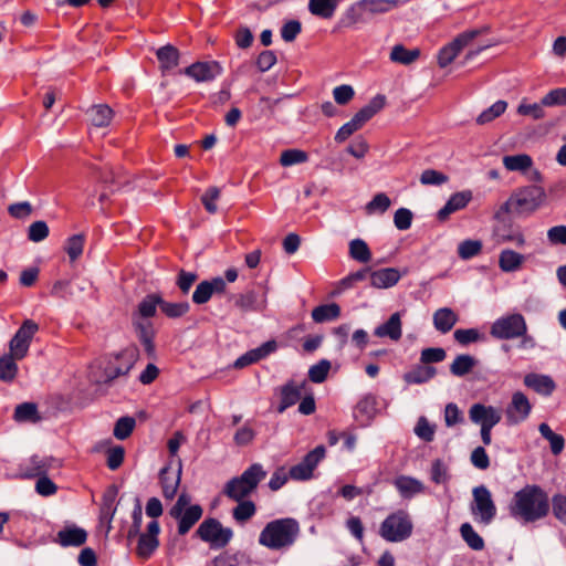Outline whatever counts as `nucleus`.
I'll list each match as a JSON object with an SVG mask.
<instances>
[{"label":"nucleus","instance_id":"obj_1","mask_svg":"<svg viewBox=\"0 0 566 566\" xmlns=\"http://www.w3.org/2000/svg\"><path fill=\"white\" fill-rule=\"evenodd\" d=\"M509 511L512 517L523 523H534L549 513L548 494L537 484H526L514 493Z\"/></svg>","mask_w":566,"mask_h":566},{"label":"nucleus","instance_id":"obj_2","mask_svg":"<svg viewBox=\"0 0 566 566\" xmlns=\"http://www.w3.org/2000/svg\"><path fill=\"white\" fill-rule=\"evenodd\" d=\"M546 200V192L537 185L516 189L495 211L494 218L502 220L505 214L530 216L539 209Z\"/></svg>","mask_w":566,"mask_h":566},{"label":"nucleus","instance_id":"obj_3","mask_svg":"<svg viewBox=\"0 0 566 566\" xmlns=\"http://www.w3.org/2000/svg\"><path fill=\"white\" fill-rule=\"evenodd\" d=\"M136 360V349L126 348L114 356L96 360L91 367V377L96 384H109L117 377L126 376Z\"/></svg>","mask_w":566,"mask_h":566},{"label":"nucleus","instance_id":"obj_4","mask_svg":"<svg viewBox=\"0 0 566 566\" xmlns=\"http://www.w3.org/2000/svg\"><path fill=\"white\" fill-rule=\"evenodd\" d=\"M300 535V524L292 517L269 522L259 535V544L273 551L291 547Z\"/></svg>","mask_w":566,"mask_h":566},{"label":"nucleus","instance_id":"obj_5","mask_svg":"<svg viewBox=\"0 0 566 566\" xmlns=\"http://www.w3.org/2000/svg\"><path fill=\"white\" fill-rule=\"evenodd\" d=\"M163 298L158 294H148L137 306V311L133 314V325L137 331L138 338L145 350L151 355L155 350L154 346V327L148 318L156 314L157 306L160 307Z\"/></svg>","mask_w":566,"mask_h":566},{"label":"nucleus","instance_id":"obj_6","mask_svg":"<svg viewBox=\"0 0 566 566\" xmlns=\"http://www.w3.org/2000/svg\"><path fill=\"white\" fill-rule=\"evenodd\" d=\"M266 471L260 463L250 465L241 475L229 480L223 494L233 501H241L251 495L259 483L266 478Z\"/></svg>","mask_w":566,"mask_h":566},{"label":"nucleus","instance_id":"obj_7","mask_svg":"<svg viewBox=\"0 0 566 566\" xmlns=\"http://www.w3.org/2000/svg\"><path fill=\"white\" fill-rule=\"evenodd\" d=\"M386 97L381 94L373 97L369 103L359 109L353 118L345 123L336 133L335 140L343 143L355 132L359 130L371 117L385 107Z\"/></svg>","mask_w":566,"mask_h":566},{"label":"nucleus","instance_id":"obj_8","mask_svg":"<svg viewBox=\"0 0 566 566\" xmlns=\"http://www.w3.org/2000/svg\"><path fill=\"white\" fill-rule=\"evenodd\" d=\"M413 524L402 510L389 514L380 524L379 535L387 542L399 543L410 537Z\"/></svg>","mask_w":566,"mask_h":566},{"label":"nucleus","instance_id":"obj_9","mask_svg":"<svg viewBox=\"0 0 566 566\" xmlns=\"http://www.w3.org/2000/svg\"><path fill=\"white\" fill-rule=\"evenodd\" d=\"M472 497L470 511L474 521L482 525H490L497 512L490 490L485 485L475 486L472 490Z\"/></svg>","mask_w":566,"mask_h":566},{"label":"nucleus","instance_id":"obj_10","mask_svg":"<svg viewBox=\"0 0 566 566\" xmlns=\"http://www.w3.org/2000/svg\"><path fill=\"white\" fill-rule=\"evenodd\" d=\"M527 332V324L520 313L506 314L493 322L490 328L492 337L501 340L516 339Z\"/></svg>","mask_w":566,"mask_h":566},{"label":"nucleus","instance_id":"obj_11","mask_svg":"<svg viewBox=\"0 0 566 566\" xmlns=\"http://www.w3.org/2000/svg\"><path fill=\"white\" fill-rule=\"evenodd\" d=\"M196 533L201 541L209 543L211 548H223L233 537L232 530L224 527L216 518L205 520Z\"/></svg>","mask_w":566,"mask_h":566},{"label":"nucleus","instance_id":"obj_12","mask_svg":"<svg viewBox=\"0 0 566 566\" xmlns=\"http://www.w3.org/2000/svg\"><path fill=\"white\" fill-rule=\"evenodd\" d=\"M39 331V325L32 319H25L19 327L9 343L10 353L17 359L27 356L34 334Z\"/></svg>","mask_w":566,"mask_h":566},{"label":"nucleus","instance_id":"obj_13","mask_svg":"<svg viewBox=\"0 0 566 566\" xmlns=\"http://www.w3.org/2000/svg\"><path fill=\"white\" fill-rule=\"evenodd\" d=\"M532 411V405L522 391H515L512 395L511 402L505 409L506 423L515 426L525 421Z\"/></svg>","mask_w":566,"mask_h":566},{"label":"nucleus","instance_id":"obj_14","mask_svg":"<svg viewBox=\"0 0 566 566\" xmlns=\"http://www.w3.org/2000/svg\"><path fill=\"white\" fill-rule=\"evenodd\" d=\"M480 32L478 30L465 31L459 34L452 42L443 46L438 54V64L446 67L451 64L459 53L465 48Z\"/></svg>","mask_w":566,"mask_h":566},{"label":"nucleus","instance_id":"obj_15","mask_svg":"<svg viewBox=\"0 0 566 566\" xmlns=\"http://www.w3.org/2000/svg\"><path fill=\"white\" fill-rule=\"evenodd\" d=\"M174 460L171 459L168 465L163 468L159 472V480L163 489V495L167 500L175 497L181 480L182 464L181 460L177 459L176 470H172Z\"/></svg>","mask_w":566,"mask_h":566},{"label":"nucleus","instance_id":"obj_16","mask_svg":"<svg viewBox=\"0 0 566 566\" xmlns=\"http://www.w3.org/2000/svg\"><path fill=\"white\" fill-rule=\"evenodd\" d=\"M159 532V523L154 520L148 523L146 533L139 535L136 553L140 558H149L157 549Z\"/></svg>","mask_w":566,"mask_h":566},{"label":"nucleus","instance_id":"obj_17","mask_svg":"<svg viewBox=\"0 0 566 566\" xmlns=\"http://www.w3.org/2000/svg\"><path fill=\"white\" fill-rule=\"evenodd\" d=\"M469 416L472 422L481 427H494L501 419V411L493 406H485L482 403H474L469 410Z\"/></svg>","mask_w":566,"mask_h":566},{"label":"nucleus","instance_id":"obj_18","mask_svg":"<svg viewBox=\"0 0 566 566\" xmlns=\"http://www.w3.org/2000/svg\"><path fill=\"white\" fill-rule=\"evenodd\" d=\"M185 74L197 82L212 81L222 73V67L217 61L196 62L185 69Z\"/></svg>","mask_w":566,"mask_h":566},{"label":"nucleus","instance_id":"obj_19","mask_svg":"<svg viewBox=\"0 0 566 566\" xmlns=\"http://www.w3.org/2000/svg\"><path fill=\"white\" fill-rule=\"evenodd\" d=\"M369 20L363 0L349 6L339 18L336 29H353L357 24L367 23Z\"/></svg>","mask_w":566,"mask_h":566},{"label":"nucleus","instance_id":"obj_20","mask_svg":"<svg viewBox=\"0 0 566 566\" xmlns=\"http://www.w3.org/2000/svg\"><path fill=\"white\" fill-rule=\"evenodd\" d=\"M226 286V281L220 276L210 281H202L197 285L192 294V301L199 305L205 304L211 298L212 294L223 293Z\"/></svg>","mask_w":566,"mask_h":566},{"label":"nucleus","instance_id":"obj_21","mask_svg":"<svg viewBox=\"0 0 566 566\" xmlns=\"http://www.w3.org/2000/svg\"><path fill=\"white\" fill-rule=\"evenodd\" d=\"M86 539L87 532L84 528L72 524L60 530L56 533L54 542L60 544L62 547H78L85 544Z\"/></svg>","mask_w":566,"mask_h":566},{"label":"nucleus","instance_id":"obj_22","mask_svg":"<svg viewBox=\"0 0 566 566\" xmlns=\"http://www.w3.org/2000/svg\"><path fill=\"white\" fill-rule=\"evenodd\" d=\"M60 467L59 460L52 457L33 455L24 464V474L29 478L46 475L51 469Z\"/></svg>","mask_w":566,"mask_h":566},{"label":"nucleus","instance_id":"obj_23","mask_svg":"<svg viewBox=\"0 0 566 566\" xmlns=\"http://www.w3.org/2000/svg\"><path fill=\"white\" fill-rule=\"evenodd\" d=\"M472 199L470 190L459 191L449 198L447 203L438 211L437 218L440 221H446L450 214L464 209Z\"/></svg>","mask_w":566,"mask_h":566},{"label":"nucleus","instance_id":"obj_24","mask_svg":"<svg viewBox=\"0 0 566 566\" xmlns=\"http://www.w3.org/2000/svg\"><path fill=\"white\" fill-rule=\"evenodd\" d=\"M306 382L289 381L281 388V401L277 406V412L282 413L287 408L294 406L302 397Z\"/></svg>","mask_w":566,"mask_h":566},{"label":"nucleus","instance_id":"obj_25","mask_svg":"<svg viewBox=\"0 0 566 566\" xmlns=\"http://www.w3.org/2000/svg\"><path fill=\"white\" fill-rule=\"evenodd\" d=\"M374 335L380 338L388 337L394 342H398L402 335L401 313L396 312L374 331Z\"/></svg>","mask_w":566,"mask_h":566},{"label":"nucleus","instance_id":"obj_26","mask_svg":"<svg viewBox=\"0 0 566 566\" xmlns=\"http://www.w3.org/2000/svg\"><path fill=\"white\" fill-rule=\"evenodd\" d=\"M524 385L542 396H551L556 389V384L551 376L535 373L525 375Z\"/></svg>","mask_w":566,"mask_h":566},{"label":"nucleus","instance_id":"obj_27","mask_svg":"<svg viewBox=\"0 0 566 566\" xmlns=\"http://www.w3.org/2000/svg\"><path fill=\"white\" fill-rule=\"evenodd\" d=\"M370 285L376 289H389L398 283L401 277L399 270L395 268L380 269L369 273Z\"/></svg>","mask_w":566,"mask_h":566},{"label":"nucleus","instance_id":"obj_28","mask_svg":"<svg viewBox=\"0 0 566 566\" xmlns=\"http://www.w3.org/2000/svg\"><path fill=\"white\" fill-rule=\"evenodd\" d=\"M434 328L442 333H449L459 321L458 314L450 307L438 308L432 316Z\"/></svg>","mask_w":566,"mask_h":566},{"label":"nucleus","instance_id":"obj_29","mask_svg":"<svg viewBox=\"0 0 566 566\" xmlns=\"http://www.w3.org/2000/svg\"><path fill=\"white\" fill-rule=\"evenodd\" d=\"M394 485L403 499H411L417 494L423 493L426 490L421 481L407 475L396 478Z\"/></svg>","mask_w":566,"mask_h":566},{"label":"nucleus","instance_id":"obj_30","mask_svg":"<svg viewBox=\"0 0 566 566\" xmlns=\"http://www.w3.org/2000/svg\"><path fill=\"white\" fill-rule=\"evenodd\" d=\"M202 513V507L198 504L190 505L185 511H181L178 517H174L178 521V533L180 535L187 534L201 518Z\"/></svg>","mask_w":566,"mask_h":566},{"label":"nucleus","instance_id":"obj_31","mask_svg":"<svg viewBox=\"0 0 566 566\" xmlns=\"http://www.w3.org/2000/svg\"><path fill=\"white\" fill-rule=\"evenodd\" d=\"M156 55L163 72H168L178 65L179 51L174 45L167 44L159 48Z\"/></svg>","mask_w":566,"mask_h":566},{"label":"nucleus","instance_id":"obj_32","mask_svg":"<svg viewBox=\"0 0 566 566\" xmlns=\"http://www.w3.org/2000/svg\"><path fill=\"white\" fill-rule=\"evenodd\" d=\"M340 0H310L308 10L313 15L322 19H331L334 17Z\"/></svg>","mask_w":566,"mask_h":566},{"label":"nucleus","instance_id":"obj_33","mask_svg":"<svg viewBox=\"0 0 566 566\" xmlns=\"http://www.w3.org/2000/svg\"><path fill=\"white\" fill-rule=\"evenodd\" d=\"M113 114V109L106 104L93 105L87 109L88 118L95 127H105L109 125Z\"/></svg>","mask_w":566,"mask_h":566},{"label":"nucleus","instance_id":"obj_34","mask_svg":"<svg viewBox=\"0 0 566 566\" xmlns=\"http://www.w3.org/2000/svg\"><path fill=\"white\" fill-rule=\"evenodd\" d=\"M311 315L312 319L318 324L332 322L340 316V306L337 303L323 304L313 308Z\"/></svg>","mask_w":566,"mask_h":566},{"label":"nucleus","instance_id":"obj_35","mask_svg":"<svg viewBox=\"0 0 566 566\" xmlns=\"http://www.w3.org/2000/svg\"><path fill=\"white\" fill-rule=\"evenodd\" d=\"M524 260L523 254L505 249L500 253L499 266L503 272H514L522 266Z\"/></svg>","mask_w":566,"mask_h":566},{"label":"nucleus","instance_id":"obj_36","mask_svg":"<svg viewBox=\"0 0 566 566\" xmlns=\"http://www.w3.org/2000/svg\"><path fill=\"white\" fill-rule=\"evenodd\" d=\"M235 305L242 311H262L265 307V298L259 297L254 291H248L239 295Z\"/></svg>","mask_w":566,"mask_h":566},{"label":"nucleus","instance_id":"obj_37","mask_svg":"<svg viewBox=\"0 0 566 566\" xmlns=\"http://www.w3.org/2000/svg\"><path fill=\"white\" fill-rule=\"evenodd\" d=\"M420 56L419 49L408 50L402 44H396L390 52V60L402 65H410Z\"/></svg>","mask_w":566,"mask_h":566},{"label":"nucleus","instance_id":"obj_38","mask_svg":"<svg viewBox=\"0 0 566 566\" xmlns=\"http://www.w3.org/2000/svg\"><path fill=\"white\" fill-rule=\"evenodd\" d=\"M503 165L509 171L528 170L533 165V159L527 154L507 155L503 157Z\"/></svg>","mask_w":566,"mask_h":566},{"label":"nucleus","instance_id":"obj_39","mask_svg":"<svg viewBox=\"0 0 566 566\" xmlns=\"http://www.w3.org/2000/svg\"><path fill=\"white\" fill-rule=\"evenodd\" d=\"M437 370L432 366L420 365L403 375L407 384H423L434 377Z\"/></svg>","mask_w":566,"mask_h":566},{"label":"nucleus","instance_id":"obj_40","mask_svg":"<svg viewBox=\"0 0 566 566\" xmlns=\"http://www.w3.org/2000/svg\"><path fill=\"white\" fill-rule=\"evenodd\" d=\"M476 365L474 357L468 354L458 355L450 365V373L457 377L468 375Z\"/></svg>","mask_w":566,"mask_h":566},{"label":"nucleus","instance_id":"obj_41","mask_svg":"<svg viewBox=\"0 0 566 566\" xmlns=\"http://www.w3.org/2000/svg\"><path fill=\"white\" fill-rule=\"evenodd\" d=\"M538 431L542 437L549 442L551 451L553 454L557 455L562 453L565 448V439L563 436L555 433L545 422L538 426Z\"/></svg>","mask_w":566,"mask_h":566},{"label":"nucleus","instance_id":"obj_42","mask_svg":"<svg viewBox=\"0 0 566 566\" xmlns=\"http://www.w3.org/2000/svg\"><path fill=\"white\" fill-rule=\"evenodd\" d=\"M368 18L386 13L401 4V0H363Z\"/></svg>","mask_w":566,"mask_h":566},{"label":"nucleus","instance_id":"obj_43","mask_svg":"<svg viewBox=\"0 0 566 566\" xmlns=\"http://www.w3.org/2000/svg\"><path fill=\"white\" fill-rule=\"evenodd\" d=\"M377 411V398L373 394L365 395L356 405V417L370 420Z\"/></svg>","mask_w":566,"mask_h":566},{"label":"nucleus","instance_id":"obj_44","mask_svg":"<svg viewBox=\"0 0 566 566\" xmlns=\"http://www.w3.org/2000/svg\"><path fill=\"white\" fill-rule=\"evenodd\" d=\"M13 418L18 422H38L40 417L38 415L36 405L33 402H23L15 407Z\"/></svg>","mask_w":566,"mask_h":566},{"label":"nucleus","instance_id":"obj_45","mask_svg":"<svg viewBox=\"0 0 566 566\" xmlns=\"http://www.w3.org/2000/svg\"><path fill=\"white\" fill-rule=\"evenodd\" d=\"M460 534L471 549L482 551L484 548V539L474 531L470 523H463L460 526Z\"/></svg>","mask_w":566,"mask_h":566},{"label":"nucleus","instance_id":"obj_46","mask_svg":"<svg viewBox=\"0 0 566 566\" xmlns=\"http://www.w3.org/2000/svg\"><path fill=\"white\" fill-rule=\"evenodd\" d=\"M15 357L10 353L0 357V380L4 382H11L14 380L18 374V365Z\"/></svg>","mask_w":566,"mask_h":566},{"label":"nucleus","instance_id":"obj_47","mask_svg":"<svg viewBox=\"0 0 566 566\" xmlns=\"http://www.w3.org/2000/svg\"><path fill=\"white\" fill-rule=\"evenodd\" d=\"M349 255L361 263H367L371 260L370 249L361 239H354L349 242Z\"/></svg>","mask_w":566,"mask_h":566},{"label":"nucleus","instance_id":"obj_48","mask_svg":"<svg viewBox=\"0 0 566 566\" xmlns=\"http://www.w3.org/2000/svg\"><path fill=\"white\" fill-rule=\"evenodd\" d=\"M237 502L238 505L232 510V516L238 523L244 524L254 516L256 506L252 501L241 500Z\"/></svg>","mask_w":566,"mask_h":566},{"label":"nucleus","instance_id":"obj_49","mask_svg":"<svg viewBox=\"0 0 566 566\" xmlns=\"http://www.w3.org/2000/svg\"><path fill=\"white\" fill-rule=\"evenodd\" d=\"M84 243V234H73L66 240L64 250L67 253L71 262L76 261L82 255Z\"/></svg>","mask_w":566,"mask_h":566},{"label":"nucleus","instance_id":"obj_50","mask_svg":"<svg viewBox=\"0 0 566 566\" xmlns=\"http://www.w3.org/2000/svg\"><path fill=\"white\" fill-rule=\"evenodd\" d=\"M507 103L505 101H496L493 105H491L489 108L483 111L478 117L476 123L479 125H484L488 123H491L495 118L500 117L506 109Z\"/></svg>","mask_w":566,"mask_h":566},{"label":"nucleus","instance_id":"obj_51","mask_svg":"<svg viewBox=\"0 0 566 566\" xmlns=\"http://www.w3.org/2000/svg\"><path fill=\"white\" fill-rule=\"evenodd\" d=\"M390 205V198L386 193L379 192L366 205L365 210L367 214H382L389 209Z\"/></svg>","mask_w":566,"mask_h":566},{"label":"nucleus","instance_id":"obj_52","mask_svg":"<svg viewBox=\"0 0 566 566\" xmlns=\"http://www.w3.org/2000/svg\"><path fill=\"white\" fill-rule=\"evenodd\" d=\"M249 560L244 553L224 554L213 559V566H248Z\"/></svg>","mask_w":566,"mask_h":566},{"label":"nucleus","instance_id":"obj_53","mask_svg":"<svg viewBox=\"0 0 566 566\" xmlns=\"http://www.w3.org/2000/svg\"><path fill=\"white\" fill-rule=\"evenodd\" d=\"M189 308L190 306L187 302L169 303L163 300L160 303L161 312L170 318L184 316L188 313Z\"/></svg>","mask_w":566,"mask_h":566},{"label":"nucleus","instance_id":"obj_54","mask_svg":"<svg viewBox=\"0 0 566 566\" xmlns=\"http://www.w3.org/2000/svg\"><path fill=\"white\" fill-rule=\"evenodd\" d=\"M552 512L554 517L566 526V495L556 493L552 496Z\"/></svg>","mask_w":566,"mask_h":566},{"label":"nucleus","instance_id":"obj_55","mask_svg":"<svg viewBox=\"0 0 566 566\" xmlns=\"http://www.w3.org/2000/svg\"><path fill=\"white\" fill-rule=\"evenodd\" d=\"M542 105L546 107L565 106L566 105V87H557L551 90L542 97Z\"/></svg>","mask_w":566,"mask_h":566},{"label":"nucleus","instance_id":"obj_56","mask_svg":"<svg viewBox=\"0 0 566 566\" xmlns=\"http://www.w3.org/2000/svg\"><path fill=\"white\" fill-rule=\"evenodd\" d=\"M482 250V242L479 240H464L458 247V254L462 260H469L478 255Z\"/></svg>","mask_w":566,"mask_h":566},{"label":"nucleus","instance_id":"obj_57","mask_svg":"<svg viewBox=\"0 0 566 566\" xmlns=\"http://www.w3.org/2000/svg\"><path fill=\"white\" fill-rule=\"evenodd\" d=\"M135 424L136 421L132 417L119 418L114 427V436L119 440H125L133 432Z\"/></svg>","mask_w":566,"mask_h":566},{"label":"nucleus","instance_id":"obj_58","mask_svg":"<svg viewBox=\"0 0 566 566\" xmlns=\"http://www.w3.org/2000/svg\"><path fill=\"white\" fill-rule=\"evenodd\" d=\"M307 160V154L298 149H287L281 154L280 164L283 167H289L296 164H302Z\"/></svg>","mask_w":566,"mask_h":566},{"label":"nucleus","instance_id":"obj_59","mask_svg":"<svg viewBox=\"0 0 566 566\" xmlns=\"http://www.w3.org/2000/svg\"><path fill=\"white\" fill-rule=\"evenodd\" d=\"M331 369V363L326 359H322L316 365H313L308 370V378L311 381L319 384L323 382Z\"/></svg>","mask_w":566,"mask_h":566},{"label":"nucleus","instance_id":"obj_60","mask_svg":"<svg viewBox=\"0 0 566 566\" xmlns=\"http://www.w3.org/2000/svg\"><path fill=\"white\" fill-rule=\"evenodd\" d=\"M449 180L448 176L436 170L426 169L420 175V182L424 186H440Z\"/></svg>","mask_w":566,"mask_h":566},{"label":"nucleus","instance_id":"obj_61","mask_svg":"<svg viewBox=\"0 0 566 566\" xmlns=\"http://www.w3.org/2000/svg\"><path fill=\"white\" fill-rule=\"evenodd\" d=\"M544 107L546 106L542 105V101L533 104L521 103L517 107V113L522 116H530L533 119H542L545 117Z\"/></svg>","mask_w":566,"mask_h":566},{"label":"nucleus","instance_id":"obj_62","mask_svg":"<svg viewBox=\"0 0 566 566\" xmlns=\"http://www.w3.org/2000/svg\"><path fill=\"white\" fill-rule=\"evenodd\" d=\"M49 235V227L44 221H35L30 224L28 239L32 242H41Z\"/></svg>","mask_w":566,"mask_h":566},{"label":"nucleus","instance_id":"obj_63","mask_svg":"<svg viewBox=\"0 0 566 566\" xmlns=\"http://www.w3.org/2000/svg\"><path fill=\"white\" fill-rule=\"evenodd\" d=\"M448 467L443 461L437 459L431 465V480L437 484L447 483L449 481Z\"/></svg>","mask_w":566,"mask_h":566},{"label":"nucleus","instance_id":"obj_64","mask_svg":"<svg viewBox=\"0 0 566 566\" xmlns=\"http://www.w3.org/2000/svg\"><path fill=\"white\" fill-rule=\"evenodd\" d=\"M453 337L460 345L465 346L480 340L481 334L475 328H459L453 333Z\"/></svg>","mask_w":566,"mask_h":566}]
</instances>
